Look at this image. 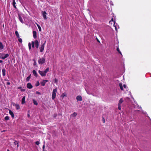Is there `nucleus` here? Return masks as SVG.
Masks as SVG:
<instances>
[{
    "label": "nucleus",
    "mask_w": 151,
    "mask_h": 151,
    "mask_svg": "<svg viewBox=\"0 0 151 151\" xmlns=\"http://www.w3.org/2000/svg\"><path fill=\"white\" fill-rule=\"evenodd\" d=\"M57 89L56 88L54 89L53 90L52 92V100H54L56 97V92H57Z\"/></svg>",
    "instance_id": "obj_1"
},
{
    "label": "nucleus",
    "mask_w": 151,
    "mask_h": 151,
    "mask_svg": "<svg viewBox=\"0 0 151 151\" xmlns=\"http://www.w3.org/2000/svg\"><path fill=\"white\" fill-rule=\"evenodd\" d=\"M9 56V54L8 53L6 54L4 53L1 54V58L3 59H4L7 58Z\"/></svg>",
    "instance_id": "obj_2"
},
{
    "label": "nucleus",
    "mask_w": 151,
    "mask_h": 151,
    "mask_svg": "<svg viewBox=\"0 0 151 151\" xmlns=\"http://www.w3.org/2000/svg\"><path fill=\"white\" fill-rule=\"evenodd\" d=\"M45 62V60L44 58H42L38 60V63L39 64L42 65Z\"/></svg>",
    "instance_id": "obj_3"
},
{
    "label": "nucleus",
    "mask_w": 151,
    "mask_h": 151,
    "mask_svg": "<svg viewBox=\"0 0 151 151\" xmlns=\"http://www.w3.org/2000/svg\"><path fill=\"white\" fill-rule=\"evenodd\" d=\"M46 42V41H45L44 42V43H43L41 45L40 47V52H42L43 51L44 49L45 45V44Z\"/></svg>",
    "instance_id": "obj_4"
},
{
    "label": "nucleus",
    "mask_w": 151,
    "mask_h": 151,
    "mask_svg": "<svg viewBox=\"0 0 151 151\" xmlns=\"http://www.w3.org/2000/svg\"><path fill=\"white\" fill-rule=\"evenodd\" d=\"M48 81V80H43L42 82H40V84L42 86H44L45 85L46 83Z\"/></svg>",
    "instance_id": "obj_5"
},
{
    "label": "nucleus",
    "mask_w": 151,
    "mask_h": 151,
    "mask_svg": "<svg viewBox=\"0 0 151 151\" xmlns=\"http://www.w3.org/2000/svg\"><path fill=\"white\" fill-rule=\"evenodd\" d=\"M35 47L37 49H38L39 47V42L37 40H36L34 42Z\"/></svg>",
    "instance_id": "obj_6"
},
{
    "label": "nucleus",
    "mask_w": 151,
    "mask_h": 151,
    "mask_svg": "<svg viewBox=\"0 0 151 151\" xmlns=\"http://www.w3.org/2000/svg\"><path fill=\"white\" fill-rule=\"evenodd\" d=\"M38 73L42 76H46V74L44 73V71L43 72L40 70H39L38 71Z\"/></svg>",
    "instance_id": "obj_7"
},
{
    "label": "nucleus",
    "mask_w": 151,
    "mask_h": 151,
    "mask_svg": "<svg viewBox=\"0 0 151 151\" xmlns=\"http://www.w3.org/2000/svg\"><path fill=\"white\" fill-rule=\"evenodd\" d=\"M18 17H19V21H20V22L22 23H24V21L22 18V17H21L20 14H18Z\"/></svg>",
    "instance_id": "obj_8"
},
{
    "label": "nucleus",
    "mask_w": 151,
    "mask_h": 151,
    "mask_svg": "<svg viewBox=\"0 0 151 151\" xmlns=\"http://www.w3.org/2000/svg\"><path fill=\"white\" fill-rule=\"evenodd\" d=\"M27 87L29 89H31L32 88L33 86L30 83H28L27 85Z\"/></svg>",
    "instance_id": "obj_9"
},
{
    "label": "nucleus",
    "mask_w": 151,
    "mask_h": 151,
    "mask_svg": "<svg viewBox=\"0 0 151 151\" xmlns=\"http://www.w3.org/2000/svg\"><path fill=\"white\" fill-rule=\"evenodd\" d=\"M42 12L43 13H42L43 18L45 19H47V17L46 16V14H47V13L46 12Z\"/></svg>",
    "instance_id": "obj_10"
},
{
    "label": "nucleus",
    "mask_w": 151,
    "mask_h": 151,
    "mask_svg": "<svg viewBox=\"0 0 151 151\" xmlns=\"http://www.w3.org/2000/svg\"><path fill=\"white\" fill-rule=\"evenodd\" d=\"M76 99L78 101H81L82 100V97L81 96H78L76 97Z\"/></svg>",
    "instance_id": "obj_11"
},
{
    "label": "nucleus",
    "mask_w": 151,
    "mask_h": 151,
    "mask_svg": "<svg viewBox=\"0 0 151 151\" xmlns=\"http://www.w3.org/2000/svg\"><path fill=\"white\" fill-rule=\"evenodd\" d=\"M33 37L34 38H37V32L35 31H33Z\"/></svg>",
    "instance_id": "obj_12"
},
{
    "label": "nucleus",
    "mask_w": 151,
    "mask_h": 151,
    "mask_svg": "<svg viewBox=\"0 0 151 151\" xmlns=\"http://www.w3.org/2000/svg\"><path fill=\"white\" fill-rule=\"evenodd\" d=\"M9 114L12 117V118L14 117V115L12 111L11 110H9Z\"/></svg>",
    "instance_id": "obj_13"
},
{
    "label": "nucleus",
    "mask_w": 151,
    "mask_h": 151,
    "mask_svg": "<svg viewBox=\"0 0 151 151\" xmlns=\"http://www.w3.org/2000/svg\"><path fill=\"white\" fill-rule=\"evenodd\" d=\"M25 96H24L23 97V98L22 99V104H23L25 103Z\"/></svg>",
    "instance_id": "obj_14"
},
{
    "label": "nucleus",
    "mask_w": 151,
    "mask_h": 151,
    "mask_svg": "<svg viewBox=\"0 0 151 151\" xmlns=\"http://www.w3.org/2000/svg\"><path fill=\"white\" fill-rule=\"evenodd\" d=\"M32 73H33L34 76H35L36 77L37 76V73L36 72L35 70H34L32 71Z\"/></svg>",
    "instance_id": "obj_15"
},
{
    "label": "nucleus",
    "mask_w": 151,
    "mask_h": 151,
    "mask_svg": "<svg viewBox=\"0 0 151 151\" xmlns=\"http://www.w3.org/2000/svg\"><path fill=\"white\" fill-rule=\"evenodd\" d=\"M123 102V98H122L120 99L118 104L121 105V104Z\"/></svg>",
    "instance_id": "obj_16"
},
{
    "label": "nucleus",
    "mask_w": 151,
    "mask_h": 151,
    "mask_svg": "<svg viewBox=\"0 0 151 151\" xmlns=\"http://www.w3.org/2000/svg\"><path fill=\"white\" fill-rule=\"evenodd\" d=\"M2 75L3 76H4L6 75V70L5 69H3L2 70Z\"/></svg>",
    "instance_id": "obj_17"
},
{
    "label": "nucleus",
    "mask_w": 151,
    "mask_h": 151,
    "mask_svg": "<svg viewBox=\"0 0 151 151\" xmlns=\"http://www.w3.org/2000/svg\"><path fill=\"white\" fill-rule=\"evenodd\" d=\"M13 2H12V5L14 6V7L16 9L17 7H16V6L15 5V4H16V2H15V0H13Z\"/></svg>",
    "instance_id": "obj_18"
},
{
    "label": "nucleus",
    "mask_w": 151,
    "mask_h": 151,
    "mask_svg": "<svg viewBox=\"0 0 151 151\" xmlns=\"http://www.w3.org/2000/svg\"><path fill=\"white\" fill-rule=\"evenodd\" d=\"M15 106L16 108V109L17 110H19V109H20V106L19 104H15Z\"/></svg>",
    "instance_id": "obj_19"
},
{
    "label": "nucleus",
    "mask_w": 151,
    "mask_h": 151,
    "mask_svg": "<svg viewBox=\"0 0 151 151\" xmlns=\"http://www.w3.org/2000/svg\"><path fill=\"white\" fill-rule=\"evenodd\" d=\"M33 102L34 105H38V103L34 99L32 100Z\"/></svg>",
    "instance_id": "obj_20"
},
{
    "label": "nucleus",
    "mask_w": 151,
    "mask_h": 151,
    "mask_svg": "<svg viewBox=\"0 0 151 151\" xmlns=\"http://www.w3.org/2000/svg\"><path fill=\"white\" fill-rule=\"evenodd\" d=\"M15 34L17 38H19V35L18 31H16L15 32Z\"/></svg>",
    "instance_id": "obj_21"
},
{
    "label": "nucleus",
    "mask_w": 151,
    "mask_h": 151,
    "mask_svg": "<svg viewBox=\"0 0 151 151\" xmlns=\"http://www.w3.org/2000/svg\"><path fill=\"white\" fill-rule=\"evenodd\" d=\"M119 86L120 88V89L122 91L123 90V87L122 84V83H119Z\"/></svg>",
    "instance_id": "obj_22"
},
{
    "label": "nucleus",
    "mask_w": 151,
    "mask_h": 151,
    "mask_svg": "<svg viewBox=\"0 0 151 151\" xmlns=\"http://www.w3.org/2000/svg\"><path fill=\"white\" fill-rule=\"evenodd\" d=\"M14 143L15 145H17V147L18 148L19 146V142L18 141H16L14 142Z\"/></svg>",
    "instance_id": "obj_23"
},
{
    "label": "nucleus",
    "mask_w": 151,
    "mask_h": 151,
    "mask_svg": "<svg viewBox=\"0 0 151 151\" xmlns=\"http://www.w3.org/2000/svg\"><path fill=\"white\" fill-rule=\"evenodd\" d=\"M77 115V114L76 112H74L71 115L73 117H76Z\"/></svg>",
    "instance_id": "obj_24"
},
{
    "label": "nucleus",
    "mask_w": 151,
    "mask_h": 151,
    "mask_svg": "<svg viewBox=\"0 0 151 151\" xmlns=\"http://www.w3.org/2000/svg\"><path fill=\"white\" fill-rule=\"evenodd\" d=\"M116 50L118 51V52L121 55H122V54L121 51H120L119 47H117L116 48Z\"/></svg>",
    "instance_id": "obj_25"
},
{
    "label": "nucleus",
    "mask_w": 151,
    "mask_h": 151,
    "mask_svg": "<svg viewBox=\"0 0 151 151\" xmlns=\"http://www.w3.org/2000/svg\"><path fill=\"white\" fill-rule=\"evenodd\" d=\"M49 70L48 67L44 71V73L46 74V73L49 71Z\"/></svg>",
    "instance_id": "obj_26"
},
{
    "label": "nucleus",
    "mask_w": 151,
    "mask_h": 151,
    "mask_svg": "<svg viewBox=\"0 0 151 151\" xmlns=\"http://www.w3.org/2000/svg\"><path fill=\"white\" fill-rule=\"evenodd\" d=\"M37 26L39 29V31L40 32L41 31V28L40 26L38 24H37Z\"/></svg>",
    "instance_id": "obj_27"
},
{
    "label": "nucleus",
    "mask_w": 151,
    "mask_h": 151,
    "mask_svg": "<svg viewBox=\"0 0 151 151\" xmlns=\"http://www.w3.org/2000/svg\"><path fill=\"white\" fill-rule=\"evenodd\" d=\"M35 45V44L34 42L33 41H32V48H34Z\"/></svg>",
    "instance_id": "obj_28"
},
{
    "label": "nucleus",
    "mask_w": 151,
    "mask_h": 151,
    "mask_svg": "<svg viewBox=\"0 0 151 151\" xmlns=\"http://www.w3.org/2000/svg\"><path fill=\"white\" fill-rule=\"evenodd\" d=\"M31 76V75L30 74L29 76L27 77V78H26V81H28L30 79V78Z\"/></svg>",
    "instance_id": "obj_29"
},
{
    "label": "nucleus",
    "mask_w": 151,
    "mask_h": 151,
    "mask_svg": "<svg viewBox=\"0 0 151 151\" xmlns=\"http://www.w3.org/2000/svg\"><path fill=\"white\" fill-rule=\"evenodd\" d=\"M9 117L8 116H6L4 118V119L6 120H7L9 119Z\"/></svg>",
    "instance_id": "obj_30"
},
{
    "label": "nucleus",
    "mask_w": 151,
    "mask_h": 151,
    "mask_svg": "<svg viewBox=\"0 0 151 151\" xmlns=\"http://www.w3.org/2000/svg\"><path fill=\"white\" fill-rule=\"evenodd\" d=\"M40 83L38 81H37L36 83L35 84V86H38L40 85Z\"/></svg>",
    "instance_id": "obj_31"
},
{
    "label": "nucleus",
    "mask_w": 151,
    "mask_h": 151,
    "mask_svg": "<svg viewBox=\"0 0 151 151\" xmlns=\"http://www.w3.org/2000/svg\"><path fill=\"white\" fill-rule=\"evenodd\" d=\"M4 48V46L2 43L1 42V50L3 49Z\"/></svg>",
    "instance_id": "obj_32"
},
{
    "label": "nucleus",
    "mask_w": 151,
    "mask_h": 151,
    "mask_svg": "<svg viewBox=\"0 0 151 151\" xmlns=\"http://www.w3.org/2000/svg\"><path fill=\"white\" fill-rule=\"evenodd\" d=\"M45 144H44L42 147V149H43V151H47L46 150H45Z\"/></svg>",
    "instance_id": "obj_33"
},
{
    "label": "nucleus",
    "mask_w": 151,
    "mask_h": 151,
    "mask_svg": "<svg viewBox=\"0 0 151 151\" xmlns=\"http://www.w3.org/2000/svg\"><path fill=\"white\" fill-rule=\"evenodd\" d=\"M28 46H29V50L31 49V46L30 43L29 42L28 44Z\"/></svg>",
    "instance_id": "obj_34"
},
{
    "label": "nucleus",
    "mask_w": 151,
    "mask_h": 151,
    "mask_svg": "<svg viewBox=\"0 0 151 151\" xmlns=\"http://www.w3.org/2000/svg\"><path fill=\"white\" fill-rule=\"evenodd\" d=\"M18 41L19 42H20L21 43H22V39L21 38H19H19H18Z\"/></svg>",
    "instance_id": "obj_35"
},
{
    "label": "nucleus",
    "mask_w": 151,
    "mask_h": 151,
    "mask_svg": "<svg viewBox=\"0 0 151 151\" xmlns=\"http://www.w3.org/2000/svg\"><path fill=\"white\" fill-rule=\"evenodd\" d=\"M118 109L119 110H120L121 109V105L118 104Z\"/></svg>",
    "instance_id": "obj_36"
},
{
    "label": "nucleus",
    "mask_w": 151,
    "mask_h": 151,
    "mask_svg": "<svg viewBox=\"0 0 151 151\" xmlns=\"http://www.w3.org/2000/svg\"><path fill=\"white\" fill-rule=\"evenodd\" d=\"M40 142L39 141H36V142H35V144L37 145H39V144H40Z\"/></svg>",
    "instance_id": "obj_37"
},
{
    "label": "nucleus",
    "mask_w": 151,
    "mask_h": 151,
    "mask_svg": "<svg viewBox=\"0 0 151 151\" xmlns=\"http://www.w3.org/2000/svg\"><path fill=\"white\" fill-rule=\"evenodd\" d=\"M33 61H34V62L33 63V65H36V61H35V60L34 59L33 60Z\"/></svg>",
    "instance_id": "obj_38"
},
{
    "label": "nucleus",
    "mask_w": 151,
    "mask_h": 151,
    "mask_svg": "<svg viewBox=\"0 0 151 151\" xmlns=\"http://www.w3.org/2000/svg\"><path fill=\"white\" fill-rule=\"evenodd\" d=\"M102 120L103 123H104L105 122V120L104 118L103 117H102Z\"/></svg>",
    "instance_id": "obj_39"
},
{
    "label": "nucleus",
    "mask_w": 151,
    "mask_h": 151,
    "mask_svg": "<svg viewBox=\"0 0 151 151\" xmlns=\"http://www.w3.org/2000/svg\"><path fill=\"white\" fill-rule=\"evenodd\" d=\"M36 93V94H37L40 95L41 94V93L40 92L38 91H37Z\"/></svg>",
    "instance_id": "obj_40"
},
{
    "label": "nucleus",
    "mask_w": 151,
    "mask_h": 151,
    "mask_svg": "<svg viewBox=\"0 0 151 151\" xmlns=\"http://www.w3.org/2000/svg\"><path fill=\"white\" fill-rule=\"evenodd\" d=\"M66 96V95L64 93H63L62 95V97L63 98L64 96Z\"/></svg>",
    "instance_id": "obj_41"
},
{
    "label": "nucleus",
    "mask_w": 151,
    "mask_h": 151,
    "mask_svg": "<svg viewBox=\"0 0 151 151\" xmlns=\"http://www.w3.org/2000/svg\"><path fill=\"white\" fill-rule=\"evenodd\" d=\"M123 87H124V88H127V85L125 84H124L123 85Z\"/></svg>",
    "instance_id": "obj_42"
},
{
    "label": "nucleus",
    "mask_w": 151,
    "mask_h": 151,
    "mask_svg": "<svg viewBox=\"0 0 151 151\" xmlns=\"http://www.w3.org/2000/svg\"><path fill=\"white\" fill-rule=\"evenodd\" d=\"M111 21L114 22V19L113 18H112L111 20L110 21H109V23H110Z\"/></svg>",
    "instance_id": "obj_43"
},
{
    "label": "nucleus",
    "mask_w": 151,
    "mask_h": 151,
    "mask_svg": "<svg viewBox=\"0 0 151 151\" xmlns=\"http://www.w3.org/2000/svg\"><path fill=\"white\" fill-rule=\"evenodd\" d=\"M55 83H57L58 82V80L56 78H55Z\"/></svg>",
    "instance_id": "obj_44"
},
{
    "label": "nucleus",
    "mask_w": 151,
    "mask_h": 151,
    "mask_svg": "<svg viewBox=\"0 0 151 151\" xmlns=\"http://www.w3.org/2000/svg\"><path fill=\"white\" fill-rule=\"evenodd\" d=\"M21 91L22 92L24 91H25V90L24 89H22L21 88Z\"/></svg>",
    "instance_id": "obj_45"
},
{
    "label": "nucleus",
    "mask_w": 151,
    "mask_h": 151,
    "mask_svg": "<svg viewBox=\"0 0 151 151\" xmlns=\"http://www.w3.org/2000/svg\"><path fill=\"white\" fill-rule=\"evenodd\" d=\"M17 88L18 89H21H21L22 88V87H20V86L18 87Z\"/></svg>",
    "instance_id": "obj_46"
},
{
    "label": "nucleus",
    "mask_w": 151,
    "mask_h": 151,
    "mask_svg": "<svg viewBox=\"0 0 151 151\" xmlns=\"http://www.w3.org/2000/svg\"><path fill=\"white\" fill-rule=\"evenodd\" d=\"M10 82H8L6 83V84L7 85H10Z\"/></svg>",
    "instance_id": "obj_47"
},
{
    "label": "nucleus",
    "mask_w": 151,
    "mask_h": 151,
    "mask_svg": "<svg viewBox=\"0 0 151 151\" xmlns=\"http://www.w3.org/2000/svg\"><path fill=\"white\" fill-rule=\"evenodd\" d=\"M55 115L54 117H56V116H57V114H55Z\"/></svg>",
    "instance_id": "obj_48"
},
{
    "label": "nucleus",
    "mask_w": 151,
    "mask_h": 151,
    "mask_svg": "<svg viewBox=\"0 0 151 151\" xmlns=\"http://www.w3.org/2000/svg\"><path fill=\"white\" fill-rule=\"evenodd\" d=\"M3 61L2 60H1V63H2Z\"/></svg>",
    "instance_id": "obj_49"
},
{
    "label": "nucleus",
    "mask_w": 151,
    "mask_h": 151,
    "mask_svg": "<svg viewBox=\"0 0 151 151\" xmlns=\"http://www.w3.org/2000/svg\"><path fill=\"white\" fill-rule=\"evenodd\" d=\"M97 40V41H98V42H99V40Z\"/></svg>",
    "instance_id": "obj_50"
},
{
    "label": "nucleus",
    "mask_w": 151,
    "mask_h": 151,
    "mask_svg": "<svg viewBox=\"0 0 151 151\" xmlns=\"http://www.w3.org/2000/svg\"><path fill=\"white\" fill-rule=\"evenodd\" d=\"M7 151H10L9 150H7Z\"/></svg>",
    "instance_id": "obj_51"
}]
</instances>
